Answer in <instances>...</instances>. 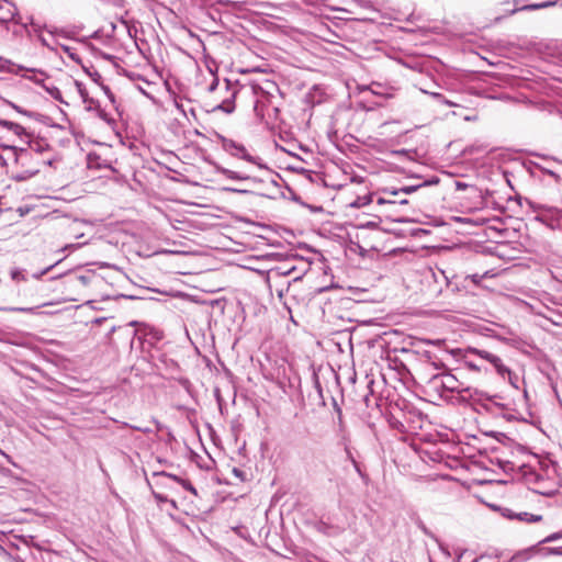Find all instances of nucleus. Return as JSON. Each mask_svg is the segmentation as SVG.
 Returning a JSON list of instances; mask_svg holds the SVG:
<instances>
[{
	"label": "nucleus",
	"instance_id": "473e14b6",
	"mask_svg": "<svg viewBox=\"0 0 562 562\" xmlns=\"http://www.w3.org/2000/svg\"><path fill=\"white\" fill-rule=\"evenodd\" d=\"M456 186H457V189H459V190L465 189L468 187L465 183H462V182H457Z\"/></svg>",
	"mask_w": 562,
	"mask_h": 562
},
{
	"label": "nucleus",
	"instance_id": "6e6552de",
	"mask_svg": "<svg viewBox=\"0 0 562 562\" xmlns=\"http://www.w3.org/2000/svg\"><path fill=\"white\" fill-rule=\"evenodd\" d=\"M426 384L429 391L436 393L440 397H443L445 393L447 392L446 387L443 386V378L441 373L434 374L427 380Z\"/></svg>",
	"mask_w": 562,
	"mask_h": 562
},
{
	"label": "nucleus",
	"instance_id": "4be33fe9",
	"mask_svg": "<svg viewBox=\"0 0 562 562\" xmlns=\"http://www.w3.org/2000/svg\"><path fill=\"white\" fill-rule=\"evenodd\" d=\"M9 131H11L13 134L19 135V136L24 134V132H25L24 127L18 123H14L13 126Z\"/></svg>",
	"mask_w": 562,
	"mask_h": 562
},
{
	"label": "nucleus",
	"instance_id": "4468645a",
	"mask_svg": "<svg viewBox=\"0 0 562 562\" xmlns=\"http://www.w3.org/2000/svg\"><path fill=\"white\" fill-rule=\"evenodd\" d=\"M94 281H99V278L94 273H90V272L85 273V274H79L76 277V282L83 286H86Z\"/></svg>",
	"mask_w": 562,
	"mask_h": 562
},
{
	"label": "nucleus",
	"instance_id": "dca6fc26",
	"mask_svg": "<svg viewBox=\"0 0 562 562\" xmlns=\"http://www.w3.org/2000/svg\"><path fill=\"white\" fill-rule=\"evenodd\" d=\"M221 173L224 175L226 178L232 179V180H247V179H249V177L246 176V175H243V173H239L237 171H234V170H231V169H226V168L221 169Z\"/></svg>",
	"mask_w": 562,
	"mask_h": 562
},
{
	"label": "nucleus",
	"instance_id": "ea45409f",
	"mask_svg": "<svg viewBox=\"0 0 562 562\" xmlns=\"http://www.w3.org/2000/svg\"><path fill=\"white\" fill-rule=\"evenodd\" d=\"M470 368L472 369H476V367L474 364H472L471 362L468 363Z\"/></svg>",
	"mask_w": 562,
	"mask_h": 562
},
{
	"label": "nucleus",
	"instance_id": "412c9836",
	"mask_svg": "<svg viewBox=\"0 0 562 562\" xmlns=\"http://www.w3.org/2000/svg\"><path fill=\"white\" fill-rule=\"evenodd\" d=\"M473 352L476 353L482 359L487 360L488 362H490L491 358L494 357V355L492 352H488L486 350L474 349Z\"/></svg>",
	"mask_w": 562,
	"mask_h": 562
},
{
	"label": "nucleus",
	"instance_id": "a19ab883",
	"mask_svg": "<svg viewBox=\"0 0 562 562\" xmlns=\"http://www.w3.org/2000/svg\"><path fill=\"white\" fill-rule=\"evenodd\" d=\"M401 203L405 204V203H407V200H402Z\"/></svg>",
	"mask_w": 562,
	"mask_h": 562
},
{
	"label": "nucleus",
	"instance_id": "58836bf2",
	"mask_svg": "<svg viewBox=\"0 0 562 562\" xmlns=\"http://www.w3.org/2000/svg\"><path fill=\"white\" fill-rule=\"evenodd\" d=\"M41 42H42L44 45H47V43H46V40H45V38L41 37Z\"/></svg>",
	"mask_w": 562,
	"mask_h": 562
},
{
	"label": "nucleus",
	"instance_id": "9b49d317",
	"mask_svg": "<svg viewBox=\"0 0 562 562\" xmlns=\"http://www.w3.org/2000/svg\"><path fill=\"white\" fill-rule=\"evenodd\" d=\"M557 4V1H546V2H541V3H531V4H526L521 8H518V9H514L512 11V13H516L518 11H535V10H540V9H544V8H550V7H554Z\"/></svg>",
	"mask_w": 562,
	"mask_h": 562
},
{
	"label": "nucleus",
	"instance_id": "f3484780",
	"mask_svg": "<svg viewBox=\"0 0 562 562\" xmlns=\"http://www.w3.org/2000/svg\"><path fill=\"white\" fill-rule=\"evenodd\" d=\"M32 151H40V146L35 147V145L31 146V151L29 150H21V153L16 157V162H26L27 160L32 159Z\"/></svg>",
	"mask_w": 562,
	"mask_h": 562
},
{
	"label": "nucleus",
	"instance_id": "4c0bfd02",
	"mask_svg": "<svg viewBox=\"0 0 562 562\" xmlns=\"http://www.w3.org/2000/svg\"><path fill=\"white\" fill-rule=\"evenodd\" d=\"M435 98L442 99V95L440 93H432Z\"/></svg>",
	"mask_w": 562,
	"mask_h": 562
},
{
	"label": "nucleus",
	"instance_id": "0eeeda50",
	"mask_svg": "<svg viewBox=\"0 0 562 562\" xmlns=\"http://www.w3.org/2000/svg\"><path fill=\"white\" fill-rule=\"evenodd\" d=\"M443 378V386L446 387L447 392L450 393H458L461 395L462 390L464 387L463 383L460 382L453 374L450 372H442Z\"/></svg>",
	"mask_w": 562,
	"mask_h": 562
},
{
	"label": "nucleus",
	"instance_id": "f8f14e48",
	"mask_svg": "<svg viewBox=\"0 0 562 562\" xmlns=\"http://www.w3.org/2000/svg\"><path fill=\"white\" fill-rule=\"evenodd\" d=\"M38 171H40L38 168H32V169H27V170H24L21 172H15L12 175V179L15 181H25V180L32 178L33 176H35L36 173H38Z\"/></svg>",
	"mask_w": 562,
	"mask_h": 562
},
{
	"label": "nucleus",
	"instance_id": "c85d7f7f",
	"mask_svg": "<svg viewBox=\"0 0 562 562\" xmlns=\"http://www.w3.org/2000/svg\"><path fill=\"white\" fill-rule=\"evenodd\" d=\"M77 86H78V89H79V92H80L81 97L83 98V101H86V99H87L86 90L82 88L81 83L77 82Z\"/></svg>",
	"mask_w": 562,
	"mask_h": 562
},
{
	"label": "nucleus",
	"instance_id": "1a4fd4ad",
	"mask_svg": "<svg viewBox=\"0 0 562 562\" xmlns=\"http://www.w3.org/2000/svg\"><path fill=\"white\" fill-rule=\"evenodd\" d=\"M153 476L154 477H158V479H169V480H172L177 483H179L180 485H182V487L189 492H191L193 495H196V490L195 487L187 480H183L175 474H170V473H167L165 471H161V472H154L153 473Z\"/></svg>",
	"mask_w": 562,
	"mask_h": 562
},
{
	"label": "nucleus",
	"instance_id": "c756f323",
	"mask_svg": "<svg viewBox=\"0 0 562 562\" xmlns=\"http://www.w3.org/2000/svg\"><path fill=\"white\" fill-rule=\"evenodd\" d=\"M154 496H155V498H156L158 502H167V501H168L167 496H164V495L158 494V493H154Z\"/></svg>",
	"mask_w": 562,
	"mask_h": 562
},
{
	"label": "nucleus",
	"instance_id": "f704fd0d",
	"mask_svg": "<svg viewBox=\"0 0 562 562\" xmlns=\"http://www.w3.org/2000/svg\"><path fill=\"white\" fill-rule=\"evenodd\" d=\"M0 453H1V454H2V456H3L8 461H10V462H11V458H10L7 453H4L1 449H0Z\"/></svg>",
	"mask_w": 562,
	"mask_h": 562
},
{
	"label": "nucleus",
	"instance_id": "72a5a7b5",
	"mask_svg": "<svg viewBox=\"0 0 562 562\" xmlns=\"http://www.w3.org/2000/svg\"><path fill=\"white\" fill-rule=\"evenodd\" d=\"M4 64H10V61L0 59V70L4 69Z\"/></svg>",
	"mask_w": 562,
	"mask_h": 562
},
{
	"label": "nucleus",
	"instance_id": "7c9ffc66",
	"mask_svg": "<svg viewBox=\"0 0 562 562\" xmlns=\"http://www.w3.org/2000/svg\"><path fill=\"white\" fill-rule=\"evenodd\" d=\"M52 268H53V266L47 267L46 269H44V270H43L42 272H40L38 274H34V278H36V279L41 278L42 276H44L45 273H47Z\"/></svg>",
	"mask_w": 562,
	"mask_h": 562
},
{
	"label": "nucleus",
	"instance_id": "2f4dec72",
	"mask_svg": "<svg viewBox=\"0 0 562 562\" xmlns=\"http://www.w3.org/2000/svg\"><path fill=\"white\" fill-rule=\"evenodd\" d=\"M10 104H11V106H12L14 110H16L18 112H20V113H24V114L26 113V112H25V111H23L20 106L15 105V104H13V103H10Z\"/></svg>",
	"mask_w": 562,
	"mask_h": 562
},
{
	"label": "nucleus",
	"instance_id": "c9c22d12",
	"mask_svg": "<svg viewBox=\"0 0 562 562\" xmlns=\"http://www.w3.org/2000/svg\"><path fill=\"white\" fill-rule=\"evenodd\" d=\"M443 102L449 106H454L456 104L449 100H443Z\"/></svg>",
	"mask_w": 562,
	"mask_h": 562
},
{
	"label": "nucleus",
	"instance_id": "6ab92c4d",
	"mask_svg": "<svg viewBox=\"0 0 562 562\" xmlns=\"http://www.w3.org/2000/svg\"><path fill=\"white\" fill-rule=\"evenodd\" d=\"M419 188H422L420 183L419 184H414V186H405V187H403L401 189L391 190L389 192L392 195H397L400 192L405 193V194H411V193L416 192Z\"/></svg>",
	"mask_w": 562,
	"mask_h": 562
},
{
	"label": "nucleus",
	"instance_id": "5701e85b",
	"mask_svg": "<svg viewBox=\"0 0 562 562\" xmlns=\"http://www.w3.org/2000/svg\"><path fill=\"white\" fill-rule=\"evenodd\" d=\"M4 311H11V312H32L33 308L31 307H8V308H3Z\"/></svg>",
	"mask_w": 562,
	"mask_h": 562
},
{
	"label": "nucleus",
	"instance_id": "aec40b11",
	"mask_svg": "<svg viewBox=\"0 0 562 562\" xmlns=\"http://www.w3.org/2000/svg\"><path fill=\"white\" fill-rule=\"evenodd\" d=\"M10 276L14 281H26V278L21 269L14 268L10 271Z\"/></svg>",
	"mask_w": 562,
	"mask_h": 562
},
{
	"label": "nucleus",
	"instance_id": "39448f33",
	"mask_svg": "<svg viewBox=\"0 0 562 562\" xmlns=\"http://www.w3.org/2000/svg\"><path fill=\"white\" fill-rule=\"evenodd\" d=\"M224 149L232 156H235L237 158L244 159L252 164H257L256 158L249 155L247 149L243 145L237 144L234 140H225Z\"/></svg>",
	"mask_w": 562,
	"mask_h": 562
},
{
	"label": "nucleus",
	"instance_id": "b1692460",
	"mask_svg": "<svg viewBox=\"0 0 562 562\" xmlns=\"http://www.w3.org/2000/svg\"><path fill=\"white\" fill-rule=\"evenodd\" d=\"M502 514H503L504 517H506L508 519H516L515 518V514L516 513L514 510L509 509V508H504Z\"/></svg>",
	"mask_w": 562,
	"mask_h": 562
},
{
	"label": "nucleus",
	"instance_id": "cd10ccee",
	"mask_svg": "<svg viewBox=\"0 0 562 562\" xmlns=\"http://www.w3.org/2000/svg\"><path fill=\"white\" fill-rule=\"evenodd\" d=\"M218 86H220V83H218V79H216V78H215V79L213 80V82L210 85L209 90H210L211 92H213V91H215V90H216V88H217Z\"/></svg>",
	"mask_w": 562,
	"mask_h": 562
},
{
	"label": "nucleus",
	"instance_id": "2eb2a0df",
	"mask_svg": "<svg viewBox=\"0 0 562 562\" xmlns=\"http://www.w3.org/2000/svg\"><path fill=\"white\" fill-rule=\"evenodd\" d=\"M490 363L493 364V367L496 369V371L504 375L505 373H509V370L507 367L504 366L502 359L494 355V357L491 358Z\"/></svg>",
	"mask_w": 562,
	"mask_h": 562
},
{
	"label": "nucleus",
	"instance_id": "393cba45",
	"mask_svg": "<svg viewBox=\"0 0 562 562\" xmlns=\"http://www.w3.org/2000/svg\"><path fill=\"white\" fill-rule=\"evenodd\" d=\"M438 182H439L438 178H432L430 180H426V181L422 182L420 186L423 188V187H427V186L437 184Z\"/></svg>",
	"mask_w": 562,
	"mask_h": 562
},
{
	"label": "nucleus",
	"instance_id": "e433bc0d",
	"mask_svg": "<svg viewBox=\"0 0 562 562\" xmlns=\"http://www.w3.org/2000/svg\"><path fill=\"white\" fill-rule=\"evenodd\" d=\"M278 296H279V299L283 297V290L282 289L278 291Z\"/></svg>",
	"mask_w": 562,
	"mask_h": 562
},
{
	"label": "nucleus",
	"instance_id": "a211bd4d",
	"mask_svg": "<svg viewBox=\"0 0 562 562\" xmlns=\"http://www.w3.org/2000/svg\"><path fill=\"white\" fill-rule=\"evenodd\" d=\"M130 326H135L136 327V330H135V336H137L138 334H143L144 336H146L149 331H151L153 329L149 328V326H147L146 324L144 323H139L137 321H133L128 324Z\"/></svg>",
	"mask_w": 562,
	"mask_h": 562
},
{
	"label": "nucleus",
	"instance_id": "20e7f679",
	"mask_svg": "<svg viewBox=\"0 0 562 562\" xmlns=\"http://www.w3.org/2000/svg\"><path fill=\"white\" fill-rule=\"evenodd\" d=\"M11 71L41 86H44V81L48 78L45 71L34 68H25L24 66H16V69Z\"/></svg>",
	"mask_w": 562,
	"mask_h": 562
},
{
	"label": "nucleus",
	"instance_id": "a878e982",
	"mask_svg": "<svg viewBox=\"0 0 562 562\" xmlns=\"http://www.w3.org/2000/svg\"><path fill=\"white\" fill-rule=\"evenodd\" d=\"M14 122L7 121V120H0V126L5 127L10 130L13 126Z\"/></svg>",
	"mask_w": 562,
	"mask_h": 562
},
{
	"label": "nucleus",
	"instance_id": "f257e3e1",
	"mask_svg": "<svg viewBox=\"0 0 562 562\" xmlns=\"http://www.w3.org/2000/svg\"><path fill=\"white\" fill-rule=\"evenodd\" d=\"M562 539V531L554 532L546 537L543 540H541L537 546H533L527 550L520 551L516 553L509 562H519L521 560H528L533 554H540V555H559L562 554L561 548H544L540 547L542 543L552 542L555 540Z\"/></svg>",
	"mask_w": 562,
	"mask_h": 562
},
{
	"label": "nucleus",
	"instance_id": "423d86ee",
	"mask_svg": "<svg viewBox=\"0 0 562 562\" xmlns=\"http://www.w3.org/2000/svg\"><path fill=\"white\" fill-rule=\"evenodd\" d=\"M18 13L15 5L9 0H0V23L13 21Z\"/></svg>",
	"mask_w": 562,
	"mask_h": 562
},
{
	"label": "nucleus",
	"instance_id": "9d476101",
	"mask_svg": "<svg viewBox=\"0 0 562 562\" xmlns=\"http://www.w3.org/2000/svg\"><path fill=\"white\" fill-rule=\"evenodd\" d=\"M349 525L350 524L348 521L341 522V524H337L335 526L329 525V524L324 522V521H321L317 525V530L323 532V533H325V535H327V536H337V535L344 532Z\"/></svg>",
	"mask_w": 562,
	"mask_h": 562
},
{
	"label": "nucleus",
	"instance_id": "f03ea898",
	"mask_svg": "<svg viewBox=\"0 0 562 562\" xmlns=\"http://www.w3.org/2000/svg\"><path fill=\"white\" fill-rule=\"evenodd\" d=\"M220 92L221 102L217 104L216 109L222 110L225 113H232L235 110L234 101L239 92L237 82H232L231 80L225 79L223 87L220 88Z\"/></svg>",
	"mask_w": 562,
	"mask_h": 562
},
{
	"label": "nucleus",
	"instance_id": "7ed1b4c3",
	"mask_svg": "<svg viewBox=\"0 0 562 562\" xmlns=\"http://www.w3.org/2000/svg\"><path fill=\"white\" fill-rule=\"evenodd\" d=\"M460 397L463 401H468L472 404H480L483 407H487L492 401L485 392L472 386H464Z\"/></svg>",
	"mask_w": 562,
	"mask_h": 562
},
{
	"label": "nucleus",
	"instance_id": "ddd939ff",
	"mask_svg": "<svg viewBox=\"0 0 562 562\" xmlns=\"http://www.w3.org/2000/svg\"><path fill=\"white\" fill-rule=\"evenodd\" d=\"M515 518L519 521H525V522H538V521L542 520V516L529 514L527 512H521V513L515 514Z\"/></svg>",
	"mask_w": 562,
	"mask_h": 562
},
{
	"label": "nucleus",
	"instance_id": "bb28decb",
	"mask_svg": "<svg viewBox=\"0 0 562 562\" xmlns=\"http://www.w3.org/2000/svg\"><path fill=\"white\" fill-rule=\"evenodd\" d=\"M46 90L50 93L52 97H54L55 99L58 98V94H59V90L56 88V87H53L52 89L50 88H46Z\"/></svg>",
	"mask_w": 562,
	"mask_h": 562
}]
</instances>
